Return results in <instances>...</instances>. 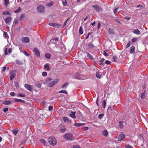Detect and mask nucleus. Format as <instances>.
<instances>
[{
	"label": "nucleus",
	"mask_w": 148,
	"mask_h": 148,
	"mask_svg": "<svg viewBox=\"0 0 148 148\" xmlns=\"http://www.w3.org/2000/svg\"><path fill=\"white\" fill-rule=\"evenodd\" d=\"M104 54L105 56H108L109 55L108 53H107V51L106 50H104Z\"/></svg>",
	"instance_id": "45"
},
{
	"label": "nucleus",
	"mask_w": 148,
	"mask_h": 148,
	"mask_svg": "<svg viewBox=\"0 0 148 148\" xmlns=\"http://www.w3.org/2000/svg\"><path fill=\"white\" fill-rule=\"evenodd\" d=\"M105 63L107 64H109L111 63V62L110 61L106 60L105 61Z\"/></svg>",
	"instance_id": "60"
},
{
	"label": "nucleus",
	"mask_w": 148,
	"mask_h": 148,
	"mask_svg": "<svg viewBox=\"0 0 148 148\" xmlns=\"http://www.w3.org/2000/svg\"><path fill=\"white\" fill-rule=\"evenodd\" d=\"M53 1L50 2L48 3L46 5L48 6H51L53 5Z\"/></svg>",
	"instance_id": "35"
},
{
	"label": "nucleus",
	"mask_w": 148,
	"mask_h": 148,
	"mask_svg": "<svg viewBox=\"0 0 148 148\" xmlns=\"http://www.w3.org/2000/svg\"><path fill=\"white\" fill-rule=\"evenodd\" d=\"M71 113L70 114H69L70 116L73 119L75 118H76V116H75L76 112H73L71 111Z\"/></svg>",
	"instance_id": "13"
},
{
	"label": "nucleus",
	"mask_w": 148,
	"mask_h": 148,
	"mask_svg": "<svg viewBox=\"0 0 148 148\" xmlns=\"http://www.w3.org/2000/svg\"><path fill=\"white\" fill-rule=\"evenodd\" d=\"M125 138V135L124 134H121L118 136V138L119 141Z\"/></svg>",
	"instance_id": "12"
},
{
	"label": "nucleus",
	"mask_w": 148,
	"mask_h": 148,
	"mask_svg": "<svg viewBox=\"0 0 148 148\" xmlns=\"http://www.w3.org/2000/svg\"><path fill=\"white\" fill-rule=\"evenodd\" d=\"M21 7H19L18 9L14 12L16 13H18L21 10Z\"/></svg>",
	"instance_id": "32"
},
{
	"label": "nucleus",
	"mask_w": 148,
	"mask_h": 148,
	"mask_svg": "<svg viewBox=\"0 0 148 148\" xmlns=\"http://www.w3.org/2000/svg\"><path fill=\"white\" fill-rule=\"evenodd\" d=\"M73 148H81L78 145H74L73 147Z\"/></svg>",
	"instance_id": "53"
},
{
	"label": "nucleus",
	"mask_w": 148,
	"mask_h": 148,
	"mask_svg": "<svg viewBox=\"0 0 148 148\" xmlns=\"http://www.w3.org/2000/svg\"><path fill=\"white\" fill-rule=\"evenodd\" d=\"M11 102L10 101H5L3 102V104L5 105H9L10 104Z\"/></svg>",
	"instance_id": "22"
},
{
	"label": "nucleus",
	"mask_w": 148,
	"mask_h": 148,
	"mask_svg": "<svg viewBox=\"0 0 148 148\" xmlns=\"http://www.w3.org/2000/svg\"><path fill=\"white\" fill-rule=\"evenodd\" d=\"M12 19V18L11 17L6 18L5 20V22L6 23L9 24L10 23V22Z\"/></svg>",
	"instance_id": "11"
},
{
	"label": "nucleus",
	"mask_w": 148,
	"mask_h": 148,
	"mask_svg": "<svg viewBox=\"0 0 148 148\" xmlns=\"http://www.w3.org/2000/svg\"><path fill=\"white\" fill-rule=\"evenodd\" d=\"M79 34H82L83 33V29L82 26H81L79 30Z\"/></svg>",
	"instance_id": "25"
},
{
	"label": "nucleus",
	"mask_w": 148,
	"mask_h": 148,
	"mask_svg": "<svg viewBox=\"0 0 148 148\" xmlns=\"http://www.w3.org/2000/svg\"><path fill=\"white\" fill-rule=\"evenodd\" d=\"M16 63L18 65H21L23 63L19 60H17L16 61Z\"/></svg>",
	"instance_id": "37"
},
{
	"label": "nucleus",
	"mask_w": 148,
	"mask_h": 148,
	"mask_svg": "<svg viewBox=\"0 0 148 148\" xmlns=\"http://www.w3.org/2000/svg\"><path fill=\"white\" fill-rule=\"evenodd\" d=\"M113 59L114 60V61L116 62V59H117V58L116 56H114L113 57Z\"/></svg>",
	"instance_id": "51"
},
{
	"label": "nucleus",
	"mask_w": 148,
	"mask_h": 148,
	"mask_svg": "<svg viewBox=\"0 0 148 148\" xmlns=\"http://www.w3.org/2000/svg\"><path fill=\"white\" fill-rule=\"evenodd\" d=\"M86 55H87V57L89 58L90 59L92 60L93 58L92 55H90L88 52H86Z\"/></svg>",
	"instance_id": "21"
},
{
	"label": "nucleus",
	"mask_w": 148,
	"mask_h": 148,
	"mask_svg": "<svg viewBox=\"0 0 148 148\" xmlns=\"http://www.w3.org/2000/svg\"><path fill=\"white\" fill-rule=\"evenodd\" d=\"M48 141L49 143L52 145L54 146L57 143V141L55 138L51 136L48 139Z\"/></svg>",
	"instance_id": "1"
},
{
	"label": "nucleus",
	"mask_w": 148,
	"mask_h": 148,
	"mask_svg": "<svg viewBox=\"0 0 148 148\" xmlns=\"http://www.w3.org/2000/svg\"><path fill=\"white\" fill-rule=\"evenodd\" d=\"M27 140V138H25L22 142V144H25Z\"/></svg>",
	"instance_id": "47"
},
{
	"label": "nucleus",
	"mask_w": 148,
	"mask_h": 148,
	"mask_svg": "<svg viewBox=\"0 0 148 148\" xmlns=\"http://www.w3.org/2000/svg\"><path fill=\"white\" fill-rule=\"evenodd\" d=\"M102 133V134L105 136H107L108 134V132L106 130H104L103 131Z\"/></svg>",
	"instance_id": "16"
},
{
	"label": "nucleus",
	"mask_w": 148,
	"mask_h": 148,
	"mask_svg": "<svg viewBox=\"0 0 148 148\" xmlns=\"http://www.w3.org/2000/svg\"><path fill=\"white\" fill-rule=\"evenodd\" d=\"M96 77L99 78L100 79L101 77V73L99 72H98L96 73Z\"/></svg>",
	"instance_id": "20"
},
{
	"label": "nucleus",
	"mask_w": 148,
	"mask_h": 148,
	"mask_svg": "<svg viewBox=\"0 0 148 148\" xmlns=\"http://www.w3.org/2000/svg\"><path fill=\"white\" fill-rule=\"evenodd\" d=\"M145 98V94L144 93H143L141 94V98L142 99H144Z\"/></svg>",
	"instance_id": "41"
},
{
	"label": "nucleus",
	"mask_w": 148,
	"mask_h": 148,
	"mask_svg": "<svg viewBox=\"0 0 148 148\" xmlns=\"http://www.w3.org/2000/svg\"><path fill=\"white\" fill-rule=\"evenodd\" d=\"M22 41L24 42L28 43L29 41V39L28 37H25L22 38Z\"/></svg>",
	"instance_id": "9"
},
{
	"label": "nucleus",
	"mask_w": 148,
	"mask_h": 148,
	"mask_svg": "<svg viewBox=\"0 0 148 148\" xmlns=\"http://www.w3.org/2000/svg\"><path fill=\"white\" fill-rule=\"evenodd\" d=\"M118 8H115L114 10V14H115V15H116V14H117L118 13Z\"/></svg>",
	"instance_id": "42"
},
{
	"label": "nucleus",
	"mask_w": 148,
	"mask_h": 148,
	"mask_svg": "<svg viewBox=\"0 0 148 148\" xmlns=\"http://www.w3.org/2000/svg\"><path fill=\"white\" fill-rule=\"evenodd\" d=\"M66 129L65 128H64V129H61L60 130V131L62 133H63L65 132V131L66 130Z\"/></svg>",
	"instance_id": "44"
},
{
	"label": "nucleus",
	"mask_w": 148,
	"mask_h": 148,
	"mask_svg": "<svg viewBox=\"0 0 148 148\" xmlns=\"http://www.w3.org/2000/svg\"><path fill=\"white\" fill-rule=\"evenodd\" d=\"M38 12L40 13H42L44 11V8L42 5H38L37 8Z\"/></svg>",
	"instance_id": "3"
},
{
	"label": "nucleus",
	"mask_w": 148,
	"mask_h": 148,
	"mask_svg": "<svg viewBox=\"0 0 148 148\" xmlns=\"http://www.w3.org/2000/svg\"><path fill=\"white\" fill-rule=\"evenodd\" d=\"M69 83L68 82H66L62 86V88H66L67 86L69 85Z\"/></svg>",
	"instance_id": "19"
},
{
	"label": "nucleus",
	"mask_w": 148,
	"mask_h": 148,
	"mask_svg": "<svg viewBox=\"0 0 148 148\" xmlns=\"http://www.w3.org/2000/svg\"><path fill=\"white\" fill-rule=\"evenodd\" d=\"M4 36L6 38H7L8 37V34H7V32H4Z\"/></svg>",
	"instance_id": "46"
},
{
	"label": "nucleus",
	"mask_w": 148,
	"mask_h": 148,
	"mask_svg": "<svg viewBox=\"0 0 148 148\" xmlns=\"http://www.w3.org/2000/svg\"><path fill=\"white\" fill-rule=\"evenodd\" d=\"M64 137L66 140H72L73 139V136L71 133H67L65 134Z\"/></svg>",
	"instance_id": "2"
},
{
	"label": "nucleus",
	"mask_w": 148,
	"mask_h": 148,
	"mask_svg": "<svg viewBox=\"0 0 148 148\" xmlns=\"http://www.w3.org/2000/svg\"><path fill=\"white\" fill-rule=\"evenodd\" d=\"M104 116L103 114H100L98 116V118L100 119H101Z\"/></svg>",
	"instance_id": "39"
},
{
	"label": "nucleus",
	"mask_w": 148,
	"mask_h": 148,
	"mask_svg": "<svg viewBox=\"0 0 148 148\" xmlns=\"http://www.w3.org/2000/svg\"><path fill=\"white\" fill-rule=\"evenodd\" d=\"M4 4L5 6H7L9 3V0H4Z\"/></svg>",
	"instance_id": "38"
},
{
	"label": "nucleus",
	"mask_w": 148,
	"mask_h": 148,
	"mask_svg": "<svg viewBox=\"0 0 148 148\" xmlns=\"http://www.w3.org/2000/svg\"><path fill=\"white\" fill-rule=\"evenodd\" d=\"M130 53H131L134 54L135 53V47L134 46H132L130 47Z\"/></svg>",
	"instance_id": "14"
},
{
	"label": "nucleus",
	"mask_w": 148,
	"mask_h": 148,
	"mask_svg": "<svg viewBox=\"0 0 148 148\" xmlns=\"http://www.w3.org/2000/svg\"><path fill=\"white\" fill-rule=\"evenodd\" d=\"M133 32L135 34H137L139 35L140 34V32L137 29H136L133 30Z\"/></svg>",
	"instance_id": "18"
},
{
	"label": "nucleus",
	"mask_w": 148,
	"mask_h": 148,
	"mask_svg": "<svg viewBox=\"0 0 148 148\" xmlns=\"http://www.w3.org/2000/svg\"><path fill=\"white\" fill-rule=\"evenodd\" d=\"M15 101L16 102H21L23 103H25V101L22 99H15Z\"/></svg>",
	"instance_id": "17"
},
{
	"label": "nucleus",
	"mask_w": 148,
	"mask_h": 148,
	"mask_svg": "<svg viewBox=\"0 0 148 148\" xmlns=\"http://www.w3.org/2000/svg\"><path fill=\"white\" fill-rule=\"evenodd\" d=\"M25 17V14H23L21 15L19 19L21 21H23V19H24V18Z\"/></svg>",
	"instance_id": "28"
},
{
	"label": "nucleus",
	"mask_w": 148,
	"mask_h": 148,
	"mask_svg": "<svg viewBox=\"0 0 148 148\" xmlns=\"http://www.w3.org/2000/svg\"><path fill=\"white\" fill-rule=\"evenodd\" d=\"M137 38H133V39H132V42H135L137 40Z\"/></svg>",
	"instance_id": "55"
},
{
	"label": "nucleus",
	"mask_w": 148,
	"mask_h": 148,
	"mask_svg": "<svg viewBox=\"0 0 148 148\" xmlns=\"http://www.w3.org/2000/svg\"><path fill=\"white\" fill-rule=\"evenodd\" d=\"M63 120L64 121V122H69V119H68L67 117H63Z\"/></svg>",
	"instance_id": "33"
},
{
	"label": "nucleus",
	"mask_w": 148,
	"mask_h": 148,
	"mask_svg": "<svg viewBox=\"0 0 148 148\" xmlns=\"http://www.w3.org/2000/svg\"><path fill=\"white\" fill-rule=\"evenodd\" d=\"M119 127L120 128H122L123 126V122L122 121H120L119 122Z\"/></svg>",
	"instance_id": "36"
},
{
	"label": "nucleus",
	"mask_w": 148,
	"mask_h": 148,
	"mask_svg": "<svg viewBox=\"0 0 148 148\" xmlns=\"http://www.w3.org/2000/svg\"><path fill=\"white\" fill-rule=\"evenodd\" d=\"M49 66L48 64H46L45 66H44V68L47 69V71H50V68H49Z\"/></svg>",
	"instance_id": "26"
},
{
	"label": "nucleus",
	"mask_w": 148,
	"mask_h": 148,
	"mask_svg": "<svg viewBox=\"0 0 148 148\" xmlns=\"http://www.w3.org/2000/svg\"><path fill=\"white\" fill-rule=\"evenodd\" d=\"M3 15H11V14L8 11H5L2 14Z\"/></svg>",
	"instance_id": "29"
},
{
	"label": "nucleus",
	"mask_w": 148,
	"mask_h": 148,
	"mask_svg": "<svg viewBox=\"0 0 148 148\" xmlns=\"http://www.w3.org/2000/svg\"><path fill=\"white\" fill-rule=\"evenodd\" d=\"M8 108H5L3 109V111L4 112H6L8 111Z\"/></svg>",
	"instance_id": "54"
},
{
	"label": "nucleus",
	"mask_w": 148,
	"mask_h": 148,
	"mask_svg": "<svg viewBox=\"0 0 148 148\" xmlns=\"http://www.w3.org/2000/svg\"><path fill=\"white\" fill-rule=\"evenodd\" d=\"M23 52L24 54L27 56H29V55L25 51H24Z\"/></svg>",
	"instance_id": "48"
},
{
	"label": "nucleus",
	"mask_w": 148,
	"mask_h": 148,
	"mask_svg": "<svg viewBox=\"0 0 148 148\" xmlns=\"http://www.w3.org/2000/svg\"><path fill=\"white\" fill-rule=\"evenodd\" d=\"M115 109V106L114 105L112 107L110 106L108 108V109L110 111H112L114 110Z\"/></svg>",
	"instance_id": "30"
},
{
	"label": "nucleus",
	"mask_w": 148,
	"mask_h": 148,
	"mask_svg": "<svg viewBox=\"0 0 148 148\" xmlns=\"http://www.w3.org/2000/svg\"><path fill=\"white\" fill-rule=\"evenodd\" d=\"M92 7V8H94L95 10L97 12H99L101 10V8L98 5H93Z\"/></svg>",
	"instance_id": "5"
},
{
	"label": "nucleus",
	"mask_w": 148,
	"mask_h": 148,
	"mask_svg": "<svg viewBox=\"0 0 148 148\" xmlns=\"http://www.w3.org/2000/svg\"><path fill=\"white\" fill-rule=\"evenodd\" d=\"M88 47L91 48H92L95 47L92 44L90 43H89L88 44Z\"/></svg>",
	"instance_id": "31"
},
{
	"label": "nucleus",
	"mask_w": 148,
	"mask_h": 148,
	"mask_svg": "<svg viewBox=\"0 0 148 148\" xmlns=\"http://www.w3.org/2000/svg\"><path fill=\"white\" fill-rule=\"evenodd\" d=\"M18 130L15 129L12 130V132L15 135H16L18 133Z\"/></svg>",
	"instance_id": "24"
},
{
	"label": "nucleus",
	"mask_w": 148,
	"mask_h": 148,
	"mask_svg": "<svg viewBox=\"0 0 148 148\" xmlns=\"http://www.w3.org/2000/svg\"><path fill=\"white\" fill-rule=\"evenodd\" d=\"M88 129V127H84L82 128V129L84 131H86Z\"/></svg>",
	"instance_id": "62"
},
{
	"label": "nucleus",
	"mask_w": 148,
	"mask_h": 148,
	"mask_svg": "<svg viewBox=\"0 0 148 148\" xmlns=\"http://www.w3.org/2000/svg\"><path fill=\"white\" fill-rule=\"evenodd\" d=\"M35 54L38 57H40V54L39 51L36 48H34L33 49Z\"/></svg>",
	"instance_id": "7"
},
{
	"label": "nucleus",
	"mask_w": 148,
	"mask_h": 148,
	"mask_svg": "<svg viewBox=\"0 0 148 148\" xmlns=\"http://www.w3.org/2000/svg\"><path fill=\"white\" fill-rule=\"evenodd\" d=\"M84 123H75L74 124V125L76 126H84L85 125Z\"/></svg>",
	"instance_id": "15"
},
{
	"label": "nucleus",
	"mask_w": 148,
	"mask_h": 148,
	"mask_svg": "<svg viewBox=\"0 0 148 148\" xmlns=\"http://www.w3.org/2000/svg\"><path fill=\"white\" fill-rule=\"evenodd\" d=\"M15 85L16 88H18L19 87V84L18 82H16L15 83Z\"/></svg>",
	"instance_id": "52"
},
{
	"label": "nucleus",
	"mask_w": 148,
	"mask_h": 148,
	"mask_svg": "<svg viewBox=\"0 0 148 148\" xmlns=\"http://www.w3.org/2000/svg\"><path fill=\"white\" fill-rule=\"evenodd\" d=\"M24 87L27 89L28 90L30 91H32L33 90V86L31 85H30L28 84H26L24 85Z\"/></svg>",
	"instance_id": "4"
},
{
	"label": "nucleus",
	"mask_w": 148,
	"mask_h": 148,
	"mask_svg": "<svg viewBox=\"0 0 148 148\" xmlns=\"http://www.w3.org/2000/svg\"><path fill=\"white\" fill-rule=\"evenodd\" d=\"M42 75L43 76L45 77L47 75V73L46 72L44 71L42 72Z\"/></svg>",
	"instance_id": "50"
},
{
	"label": "nucleus",
	"mask_w": 148,
	"mask_h": 148,
	"mask_svg": "<svg viewBox=\"0 0 148 148\" xmlns=\"http://www.w3.org/2000/svg\"><path fill=\"white\" fill-rule=\"evenodd\" d=\"M53 107L51 106H50L49 107V111H51L53 109Z\"/></svg>",
	"instance_id": "56"
},
{
	"label": "nucleus",
	"mask_w": 148,
	"mask_h": 148,
	"mask_svg": "<svg viewBox=\"0 0 148 148\" xmlns=\"http://www.w3.org/2000/svg\"><path fill=\"white\" fill-rule=\"evenodd\" d=\"M18 95V96H20L21 97H25V95L22 94H19Z\"/></svg>",
	"instance_id": "63"
},
{
	"label": "nucleus",
	"mask_w": 148,
	"mask_h": 148,
	"mask_svg": "<svg viewBox=\"0 0 148 148\" xmlns=\"http://www.w3.org/2000/svg\"><path fill=\"white\" fill-rule=\"evenodd\" d=\"M45 56L47 59H49L51 58V55L49 53H47L45 54Z\"/></svg>",
	"instance_id": "27"
},
{
	"label": "nucleus",
	"mask_w": 148,
	"mask_h": 148,
	"mask_svg": "<svg viewBox=\"0 0 148 148\" xmlns=\"http://www.w3.org/2000/svg\"><path fill=\"white\" fill-rule=\"evenodd\" d=\"M126 148H133L131 145H126Z\"/></svg>",
	"instance_id": "57"
},
{
	"label": "nucleus",
	"mask_w": 148,
	"mask_h": 148,
	"mask_svg": "<svg viewBox=\"0 0 148 148\" xmlns=\"http://www.w3.org/2000/svg\"><path fill=\"white\" fill-rule=\"evenodd\" d=\"M101 27V24L100 22H99L98 23V25H97V28L98 29H99Z\"/></svg>",
	"instance_id": "61"
},
{
	"label": "nucleus",
	"mask_w": 148,
	"mask_h": 148,
	"mask_svg": "<svg viewBox=\"0 0 148 148\" xmlns=\"http://www.w3.org/2000/svg\"><path fill=\"white\" fill-rule=\"evenodd\" d=\"M59 92V93H65L67 94V92L66 90H61Z\"/></svg>",
	"instance_id": "49"
},
{
	"label": "nucleus",
	"mask_w": 148,
	"mask_h": 148,
	"mask_svg": "<svg viewBox=\"0 0 148 148\" xmlns=\"http://www.w3.org/2000/svg\"><path fill=\"white\" fill-rule=\"evenodd\" d=\"M130 41L129 42H128L127 43V44L126 45V48H127L129 47L130 46Z\"/></svg>",
	"instance_id": "59"
},
{
	"label": "nucleus",
	"mask_w": 148,
	"mask_h": 148,
	"mask_svg": "<svg viewBox=\"0 0 148 148\" xmlns=\"http://www.w3.org/2000/svg\"><path fill=\"white\" fill-rule=\"evenodd\" d=\"M18 19H15L14 20V22L13 23V25H15L18 23Z\"/></svg>",
	"instance_id": "43"
},
{
	"label": "nucleus",
	"mask_w": 148,
	"mask_h": 148,
	"mask_svg": "<svg viewBox=\"0 0 148 148\" xmlns=\"http://www.w3.org/2000/svg\"><path fill=\"white\" fill-rule=\"evenodd\" d=\"M40 141L42 143V144L44 145H46V142L45 141V140L44 139H40Z\"/></svg>",
	"instance_id": "34"
},
{
	"label": "nucleus",
	"mask_w": 148,
	"mask_h": 148,
	"mask_svg": "<svg viewBox=\"0 0 148 148\" xmlns=\"http://www.w3.org/2000/svg\"><path fill=\"white\" fill-rule=\"evenodd\" d=\"M49 25L50 26L55 27H59L61 25L59 24L55 23H49Z\"/></svg>",
	"instance_id": "8"
},
{
	"label": "nucleus",
	"mask_w": 148,
	"mask_h": 148,
	"mask_svg": "<svg viewBox=\"0 0 148 148\" xmlns=\"http://www.w3.org/2000/svg\"><path fill=\"white\" fill-rule=\"evenodd\" d=\"M10 80L12 81L14 77L15 76L16 74L14 73L13 71H12L10 73Z\"/></svg>",
	"instance_id": "10"
},
{
	"label": "nucleus",
	"mask_w": 148,
	"mask_h": 148,
	"mask_svg": "<svg viewBox=\"0 0 148 148\" xmlns=\"http://www.w3.org/2000/svg\"><path fill=\"white\" fill-rule=\"evenodd\" d=\"M52 80V78L51 77H49L47 78V80L46 81V82L47 83L48 81H51Z\"/></svg>",
	"instance_id": "58"
},
{
	"label": "nucleus",
	"mask_w": 148,
	"mask_h": 148,
	"mask_svg": "<svg viewBox=\"0 0 148 148\" xmlns=\"http://www.w3.org/2000/svg\"><path fill=\"white\" fill-rule=\"evenodd\" d=\"M58 81V79H55L53 81L51 82L49 84V86L50 87H52L56 84L57 83Z\"/></svg>",
	"instance_id": "6"
},
{
	"label": "nucleus",
	"mask_w": 148,
	"mask_h": 148,
	"mask_svg": "<svg viewBox=\"0 0 148 148\" xmlns=\"http://www.w3.org/2000/svg\"><path fill=\"white\" fill-rule=\"evenodd\" d=\"M12 49L11 48H10L8 49V52L9 53H10L12 52Z\"/></svg>",
	"instance_id": "64"
},
{
	"label": "nucleus",
	"mask_w": 148,
	"mask_h": 148,
	"mask_svg": "<svg viewBox=\"0 0 148 148\" xmlns=\"http://www.w3.org/2000/svg\"><path fill=\"white\" fill-rule=\"evenodd\" d=\"M42 83L38 82L36 84H35V86L38 88H40L42 85Z\"/></svg>",
	"instance_id": "23"
},
{
	"label": "nucleus",
	"mask_w": 148,
	"mask_h": 148,
	"mask_svg": "<svg viewBox=\"0 0 148 148\" xmlns=\"http://www.w3.org/2000/svg\"><path fill=\"white\" fill-rule=\"evenodd\" d=\"M106 101L105 100H104L102 106H103L104 108H105L106 106Z\"/></svg>",
	"instance_id": "40"
}]
</instances>
